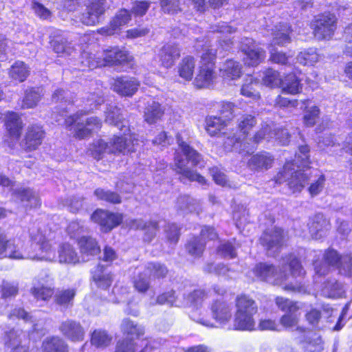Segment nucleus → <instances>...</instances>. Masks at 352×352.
<instances>
[{
	"mask_svg": "<svg viewBox=\"0 0 352 352\" xmlns=\"http://www.w3.org/2000/svg\"><path fill=\"white\" fill-rule=\"evenodd\" d=\"M251 273L257 280L279 286L286 292L299 294L307 292L302 280L305 272L300 261L294 254L283 257L279 269L272 264L259 263Z\"/></svg>",
	"mask_w": 352,
	"mask_h": 352,
	"instance_id": "obj_1",
	"label": "nucleus"
},
{
	"mask_svg": "<svg viewBox=\"0 0 352 352\" xmlns=\"http://www.w3.org/2000/svg\"><path fill=\"white\" fill-rule=\"evenodd\" d=\"M92 278L97 287L101 289L104 294H102L104 300L113 303H126L127 307L124 312L134 316H137L139 311L136 309H131L129 306L131 303L133 294L127 287L115 285L109 293L108 289L112 283V275L107 268L101 264H98L91 271Z\"/></svg>",
	"mask_w": 352,
	"mask_h": 352,
	"instance_id": "obj_2",
	"label": "nucleus"
},
{
	"mask_svg": "<svg viewBox=\"0 0 352 352\" xmlns=\"http://www.w3.org/2000/svg\"><path fill=\"white\" fill-rule=\"evenodd\" d=\"M314 257L317 258L313 261V265L316 276L325 275L329 271L330 267H337L339 273L345 276H352V253L340 256L333 249H328L324 253L321 250L313 252Z\"/></svg>",
	"mask_w": 352,
	"mask_h": 352,
	"instance_id": "obj_3",
	"label": "nucleus"
},
{
	"mask_svg": "<svg viewBox=\"0 0 352 352\" xmlns=\"http://www.w3.org/2000/svg\"><path fill=\"white\" fill-rule=\"evenodd\" d=\"M31 244L23 248V259L56 262V250L46 238L41 227L29 229Z\"/></svg>",
	"mask_w": 352,
	"mask_h": 352,
	"instance_id": "obj_4",
	"label": "nucleus"
},
{
	"mask_svg": "<svg viewBox=\"0 0 352 352\" xmlns=\"http://www.w3.org/2000/svg\"><path fill=\"white\" fill-rule=\"evenodd\" d=\"M236 312L234 322L235 329L241 331L256 329L255 321L253 318L257 312L256 302L248 296L241 295L236 298Z\"/></svg>",
	"mask_w": 352,
	"mask_h": 352,
	"instance_id": "obj_5",
	"label": "nucleus"
},
{
	"mask_svg": "<svg viewBox=\"0 0 352 352\" xmlns=\"http://www.w3.org/2000/svg\"><path fill=\"white\" fill-rule=\"evenodd\" d=\"M65 124L74 138L82 140L98 131L102 126V121L96 116L83 119L82 113H77L67 117L65 120Z\"/></svg>",
	"mask_w": 352,
	"mask_h": 352,
	"instance_id": "obj_6",
	"label": "nucleus"
},
{
	"mask_svg": "<svg viewBox=\"0 0 352 352\" xmlns=\"http://www.w3.org/2000/svg\"><path fill=\"white\" fill-rule=\"evenodd\" d=\"M184 302L179 300L178 296H175L174 291L165 292L157 298V302L160 305H168L170 306L179 307L182 305L196 307L197 309L201 305L202 302L207 298L208 295L201 289L193 290L188 294H183Z\"/></svg>",
	"mask_w": 352,
	"mask_h": 352,
	"instance_id": "obj_7",
	"label": "nucleus"
},
{
	"mask_svg": "<svg viewBox=\"0 0 352 352\" xmlns=\"http://www.w3.org/2000/svg\"><path fill=\"white\" fill-rule=\"evenodd\" d=\"M177 139L179 148L185 156V158H183L182 155L177 152L175 157L173 169L176 174H181L184 176H192L191 174L189 175L190 168L187 164L188 162H191L194 165L198 164L201 158V155L197 151L184 142L180 136L178 135Z\"/></svg>",
	"mask_w": 352,
	"mask_h": 352,
	"instance_id": "obj_8",
	"label": "nucleus"
},
{
	"mask_svg": "<svg viewBox=\"0 0 352 352\" xmlns=\"http://www.w3.org/2000/svg\"><path fill=\"white\" fill-rule=\"evenodd\" d=\"M0 185L12 190V195L25 210L36 208L41 206L37 192L30 188L20 187L13 189V182L10 177H0Z\"/></svg>",
	"mask_w": 352,
	"mask_h": 352,
	"instance_id": "obj_9",
	"label": "nucleus"
},
{
	"mask_svg": "<svg viewBox=\"0 0 352 352\" xmlns=\"http://www.w3.org/2000/svg\"><path fill=\"white\" fill-rule=\"evenodd\" d=\"M210 311L214 322L204 318L195 319L193 316H191V318L204 326L213 328L218 327L215 323L219 325L226 324L232 317V307L224 301L217 300L213 302L210 307Z\"/></svg>",
	"mask_w": 352,
	"mask_h": 352,
	"instance_id": "obj_10",
	"label": "nucleus"
},
{
	"mask_svg": "<svg viewBox=\"0 0 352 352\" xmlns=\"http://www.w3.org/2000/svg\"><path fill=\"white\" fill-rule=\"evenodd\" d=\"M30 294L36 301L47 302L54 294L53 280L47 271L41 272L32 281Z\"/></svg>",
	"mask_w": 352,
	"mask_h": 352,
	"instance_id": "obj_11",
	"label": "nucleus"
},
{
	"mask_svg": "<svg viewBox=\"0 0 352 352\" xmlns=\"http://www.w3.org/2000/svg\"><path fill=\"white\" fill-rule=\"evenodd\" d=\"M295 161L300 162V165L294 164L293 162H286L282 170L279 171L280 176H307L304 168L308 166L309 160V148L305 145L298 147V152L296 153Z\"/></svg>",
	"mask_w": 352,
	"mask_h": 352,
	"instance_id": "obj_12",
	"label": "nucleus"
},
{
	"mask_svg": "<svg viewBox=\"0 0 352 352\" xmlns=\"http://www.w3.org/2000/svg\"><path fill=\"white\" fill-rule=\"evenodd\" d=\"M201 60L204 63L194 80V85L199 89L206 87L210 85L214 78V64L212 60L215 57V52L208 49L201 55Z\"/></svg>",
	"mask_w": 352,
	"mask_h": 352,
	"instance_id": "obj_13",
	"label": "nucleus"
},
{
	"mask_svg": "<svg viewBox=\"0 0 352 352\" xmlns=\"http://www.w3.org/2000/svg\"><path fill=\"white\" fill-rule=\"evenodd\" d=\"M283 230L278 227L268 228L260 238L261 244L265 248L269 256L275 257L283 245Z\"/></svg>",
	"mask_w": 352,
	"mask_h": 352,
	"instance_id": "obj_14",
	"label": "nucleus"
},
{
	"mask_svg": "<svg viewBox=\"0 0 352 352\" xmlns=\"http://www.w3.org/2000/svg\"><path fill=\"white\" fill-rule=\"evenodd\" d=\"M337 19L333 14L324 13L318 16L313 22L314 34L318 40L329 39L336 29Z\"/></svg>",
	"mask_w": 352,
	"mask_h": 352,
	"instance_id": "obj_15",
	"label": "nucleus"
},
{
	"mask_svg": "<svg viewBox=\"0 0 352 352\" xmlns=\"http://www.w3.org/2000/svg\"><path fill=\"white\" fill-rule=\"evenodd\" d=\"M105 3L106 0H86V10L81 16V22L87 25L98 24L100 16L105 12Z\"/></svg>",
	"mask_w": 352,
	"mask_h": 352,
	"instance_id": "obj_16",
	"label": "nucleus"
},
{
	"mask_svg": "<svg viewBox=\"0 0 352 352\" xmlns=\"http://www.w3.org/2000/svg\"><path fill=\"white\" fill-rule=\"evenodd\" d=\"M217 236V233L213 228L204 226L201 228L200 236L193 237L187 243L186 250L191 256L199 257L203 253L206 245V240H214Z\"/></svg>",
	"mask_w": 352,
	"mask_h": 352,
	"instance_id": "obj_17",
	"label": "nucleus"
},
{
	"mask_svg": "<svg viewBox=\"0 0 352 352\" xmlns=\"http://www.w3.org/2000/svg\"><path fill=\"white\" fill-rule=\"evenodd\" d=\"M45 131L38 124H30L25 129L20 146L26 151H34L42 144Z\"/></svg>",
	"mask_w": 352,
	"mask_h": 352,
	"instance_id": "obj_18",
	"label": "nucleus"
},
{
	"mask_svg": "<svg viewBox=\"0 0 352 352\" xmlns=\"http://www.w3.org/2000/svg\"><path fill=\"white\" fill-rule=\"evenodd\" d=\"M91 219L94 222L100 225L103 232H109L122 222V215L97 209L91 216Z\"/></svg>",
	"mask_w": 352,
	"mask_h": 352,
	"instance_id": "obj_19",
	"label": "nucleus"
},
{
	"mask_svg": "<svg viewBox=\"0 0 352 352\" xmlns=\"http://www.w3.org/2000/svg\"><path fill=\"white\" fill-rule=\"evenodd\" d=\"M23 248L20 243H16L14 240L7 239L4 231L0 228V259L9 258L11 259H23Z\"/></svg>",
	"mask_w": 352,
	"mask_h": 352,
	"instance_id": "obj_20",
	"label": "nucleus"
},
{
	"mask_svg": "<svg viewBox=\"0 0 352 352\" xmlns=\"http://www.w3.org/2000/svg\"><path fill=\"white\" fill-rule=\"evenodd\" d=\"M241 50L245 54L244 63L248 66L258 65L265 58V51L256 48L251 38H245L242 40Z\"/></svg>",
	"mask_w": 352,
	"mask_h": 352,
	"instance_id": "obj_21",
	"label": "nucleus"
},
{
	"mask_svg": "<svg viewBox=\"0 0 352 352\" xmlns=\"http://www.w3.org/2000/svg\"><path fill=\"white\" fill-rule=\"evenodd\" d=\"M59 331L67 340L78 342L84 340L85 331L80 322L67 319L63 321L59 326Z\"/></svg>",
	"mask_w": 352,
	"mask_h": 352,
	"instance_id": "obj_22",
	"label": "nucleus"
},
{
	"mask_svg": "<svg viewBox=\"0 0 352 352\" xmlns=\"http://www.w3.org/2000/svg\"><path fill=\"white\" fill-rule=\"evenodd\" d=\"M139 81L133 77L122 76L114 80L113 91L122 96H132L138 89Z\"/></svg>",
	"mask_w": 352,
	"mask_h": 352,
	"instance_id": "obj_23",
	"label": "nucleus"
},
{
	"mask_svg": "<svg viewBox=\"0 0 352 352\" xmlns=\"http://www.w3.org/2000/svg\"><path fill=\"white\" fill-rule=\"evenodd\" d=\"M56 262L74 265L80 262V256L72 245L69 243H61L56 251Z\"/></svg>",
	"mask_w": 352,
	"mask_h": 352,
	"instance_id": "obj_24",
	"label": "nucleus"
},
{
	"mask_svg": "<svg viewBox=\"0 0 352 352\" xmlns=\"http://www.w3.org/2000/svg\"><path fill=\"white\" fill-rule=\"evenodd\" d=\"M78 245L80 249L81 261H88L91 257L100 252L98 241L89 236H82L78 239Z\"/></svg>",
	"mask_w": 352,
	"mask_h": 352,
	"instance_id": "obj_25",
	"label": "nucleus"
},
{
	"mask_svg": "<svg viewBox=\"0 0 352 352\" xmlns=\"http://www.w3.org/2000/svg\"><path fill=\"white\" fill-rule=\"evenodd\" d=\"M181 50L177 44L168 43L161 47L158 56L162 65L166 68H169L179 58Z\"/></svg>",
	"mask_w": 352,
	"mask_h": 352,
	"instance_id": "obj_26",
	"label": "nucleus"
},
{
	"mask_svg": "<svg viewBox=\"0 0 352 352\" xmlns=\"http://www.w3.org/2000/svg\"><path fill=\"white\" fill-rule=\"evenodd\" d=\"M307 226L310 234L315 239H321L330 229L329 221L321 213H318L311 218Z\"/></svg>",
	"mask_w": 352,
	"mask_h": 352,
	"instance_id": "obj_27",
	"label": "nucleus"
},
{
	"mask_svg": "<svg viewBox=\"0 0 352 352\" xmlns=\"http://www.w3.org/2000/svg\"><path fill=\"white\" fill-rule=\"evenodd\" d=\"M103 59L104 66L117 65L130 62L132 56L126 51L113 47L104 51Z\"/></svg>",
	"mask_w": 352,
	"mask_h": 352,
	"instance_id": "obj_28",
	"label": "nucleus"
},
{
	"mask_svg": "<svg viewBox=\"0 0 352 352\" xmlns=\"http://www.w3.org/2000/svg\"><path fill=\"white\" fill-rule=\"evenodd\" d=\"M320 292L324 297L336 299L344 296L345 289L342 283L335 278H331L322 284Z\"/></svg>",
	"mask_w": 352,
	"mask_h": 352,
	"instance_id": "obj_29",
	"label": "nucleus"
},
{
	"mask_svg": "<svg viewBox=\"0 0 352 352\" xmlns=\"http://www.w3.org/2000/svg\"><path fill=\"white\" fill-rule=\"evenodd\" d=\"M109 144V153H129L135 151L134 144L131 139L125 136H116Z\"/></svg>",
	"mask_w": 352,
	"mask_h": 352,
	"instance_id": "obj_30",
	"label": "nucleus"
},
{
	"mask_svg": "<svg viewBox=\"0 0 352 352\" xmlns=\"http://www.w3.org/2000/svg\"><path fill=\"white\" fill-rule=\"evenodd\" d=\"M6 336L8 340L6 342V345L8 348H10V352H29L25 345L20 344L22 342V338L25 337L23 331L13 329L7 333Z\"/></svg>",
	"mask_w": 352,
	"mask_h": 352,
	"instance_id": "obj_31",
	"label": "nucleus"
},
{
	"mask_svg": "<svg viewBox=\"0 0 352 352\" xmlns=\"http://www.w3.org/2000/svg\"><path fill=\"white\" fill-rule=\"evenodd\" d=\"M129 226L131 229L144 230V240L148 242L155 236L158 227L155 221L144 222L142 219H132L129 221Z\"/></svg>",
	"mask_w": 352,
	"mask_h": 352,
	"instance_id": "obj_32",
	"label": "nucleus"
},
{
	"mask_svg": "<svg viewBox=\"0 0 352 352\" xmlns=\"http://www.w3.org/2000/svg\"><path fill=\"white\" fill-rule=\"evenodd\" d=\"M6 128L10 136L19 140L23 127L20 116L15 112H8L6 116Z\"/></svg>",
	"mask_w": 352,
	"mask_h": 352,
	"instance_id": "obj_33",
	"label": "nucleus"
},
{
	"mask_svg": "<svg viewBox=\"0 0 352 352\" xmlns=\"http://www.w3.org/2000/svg\"><path fill=\"white\" fill-rule=\"evenodd\" d=\"M290 32V27L286 23H280L276 25L274 29L272 30L273 38L271 47L274 45L284 46L289 43L291 41L289 37Z\"/></svg>",
	"mask_w": 352,
	"mask_h": 352,
	"instance_id": "obj_34",
	"label": "nucleus"
},
{
	"mask_svg": "<svg viewBox=\"0 0 352 352\" xmlns=\"http://www.w3.org/2000/svg\"><path fill=\"white\" fill-rule=\"evenodd\" d=\"M36 313H34L36 314ZM36 315H30L23 308H15L8 315L10 320H14V318H21L25 322H30L32 324V331L39 333L43 329V322L38 321L36 322Z\"/></svg>",
	"mask_w": 352,
	"mask_h": 352,
	"instance_id": "obj_35",
	"label": "nucleus"
},
{
	"mask_svg": "<svg viewBox=\"0 0 352 352\" xmlns=\"http://www.w3.org/2000/svg\"><path fill=\"white\" fill-rule=\"evenodd\" d=\"M164 113V110L159 102H148L144 111V121L149 124H155L161 120Z\"/></svg>",
	"mask_w": 352,
	"mask_h": 352,
	"instance_id": "obj_36",
	"label": "nucleus"
},
{
	"mask_svg": "<svg viewBox=\"0 0 352 352\" xmlns=\"http://www.w3.org/2000/svg\"><path fill=\"white\" fill-rule=\"evenodd\" d=\"M43 352H69L66 342L59 336L45 338L42 344Z\"/></svg>",
	"mask_w": 352,
	"mask_h": 352,
	"instance_id": "obj_37",
	"label": "nucleus"
},
{
	"mask_svg": "<svg viewBox=\"0 0 352 352\" xmlns=\"http://www.w3.org/2000/svg\"><path fill=\"white\" fill-rule=\"evenodd\" d=\"M220 72L224 80H235L241 75V65L237 61L227 60L220 69Z\"/></svg>",
	"mask_w": 352,
	"mask_h": 352,
	"instance_id": "obj_38",
	"label": "nucleus"
},
{
	"mask_svg": "<svg viewBox=\"0 0 352 352\" xmlns=\"http://www.w3.org/2000/svg\"><path fill=\"white\" fill-rule=\"evenodd\" d=\"M299 315L296 312L286 313L280 318V323L287 329L295 330L299 334H305L307 329L298 326Z\"/></svg>",
	"mask_w": 352,
	"mask_h": 352,
	"instance_id": "obj_39",
	"label": "nucleus"
},
{
	"mask_svg": "<svg viewBox=\"0 0 352 352\" xmlns=\"http://www.w3.org/2000/svg\"><path fill=\"white\" fill-rule=\"evenodd\" d=\"M195 68V60L192 56L184 57L177 66L179 76L186 80H191Z\"/></svg>",
	"mask_w": 352,
	"mask_h": 352,
	"instance_id": "obj_40",
	"label": "nucleus"
},
{
	"mask_svg": "<svg viewBox=\"0 0 352 352\" xmlns=\"http://www.w3.org/2000/svg\"><path fill=\"white\" fill-rule=\"evenodd\" d=\"M274 162V157L268 153H262L253 155L248 162L252 169H268Z\"/></svg>",
	"mask_w": 352,
	"mask_h": 352,
	"instance_id": "obj_41",
	"label": "nucleus"
},
{
	"mask_svg": "<svg viewBox=\"0 0 352 352\" xmlns=\"http://www.w3.org/2000/svg\"><path fill=\"white\" fill-rule=\"evenodd\" d=\"M30 67L22 61H16L10 68L8 74L10 78L22 82L30 75Z\"/></svg>",
	"mask_w": 352,
	"mask_h": 352,
	"instance_id": "obj_42",
	"label": "nucleus"
},
{
	"mask_svg": "<svg viewBox=\"0 0 352 352\" xmlns=\"http://www.w3.org/2000/svg\"><path fill=\"white\" fill-rule=\"evenodd\" d=\"M206 131L211 136L224 135L225 132H221L227 126L226 120L219 116H210L206 120Z\"/></svg>",
	"mask_w": 352,
	"mask_h": 352,
	"instance_id": "obj_43",
	"label": "nucleus"
},
{
	"mask_svg": "<svg viewBox=\"0 0 352 352\" xmlns=\"http://www.w3.org/2000/svg\"><path fill=\"white\" fill-rule=\"evenodd\" d=\"M105 122L122 129L125 126L121 109L116 106L109 105L106 111Z\"/></svg>",
	"mask_w": 352,
	"mask_h": 352,
	"instance_id": "obj_44",
	"label": "nucleus"
},
{
	"mask_svg": "<svg viewBox=\"0 0 352 352\" xmlns=\"http://www.w3.org/2000/svg\"><path fill=\"white\" fill-rule=\"evenodd\" d=\"M42 91V89L39 87L27 89L22 100L21 108L30 109L35 107L43 96Z\"/></svg>",
	"mask_w": 352,
	"mask_h": 352,
	"instance_id": "obj_45",
	"label": "nucleus"
},
{
	"mask_svg": "<svg viewBox=\"0 0 352 352\" xmlns=\"http://www.w3.org/2000/svg\"><path fill=\"white\" fill-rule=\"evenodd\" d=\"M280 87L284 92L291 94H298L302 89L300 80L293 74H288L284 79H282Z\"/></svg>",
	"mask_w": 352,
	"mask_h": 352,
	"instance_id": "obj_46",
	"label": "nucleus"
},
{
	"mask_svg": "<svg viewBox=\"0 0 352 352\" xmlns=\"http://www.w3.org/2000/svg\"><path fill=\"white\" fill-rule=\"evenodd\" d=\"M80 67L79 69L84 70L86 67L94 69L96 67L104 66V59L96 58L92 53L84 51L80 58Z\"/></svg>",
	"mask_w": 352,
	"mask_h": 352,
	"instance_id": "obj_47",
	"label": "nucleus"
},
{
	"mask_svg": "<svg viewBox=\"0 0 352 352\" xmlns=\"http://www.w3.org/2000/svg\"><path fill=\"white\" fill-rule=\"evenodd\" d=\"M76 290L74 289H67L58 291L55 294V302L59 306L67 309L73 305Z\"/></svg>",
	"mask_w": 352,
	"mask_h": 352,
	"instance_id": "obj_48",
	"label": "nucleus"
},
{
	"mask_svg": "<svg viewBox=\"0 0 352 352\" xmlns=\"http://www.w3.org/2000/svg\"><path fill=\"white\" fill-rule=\"evenodd\" d=\"M131 19V15L126 9H121L115 15L110 22V28L112 30L109 34H113V32L119 30L120 28L128 23Z\"/></svg>",
	"mask_w": 352,
	"mask_h": 352,
	"instance_id": "obj_49",
	"label": "nucleus"
},
{
	"mask_svg": "<svg viewBox=\"0 0 352 352\" xmlns=\"http://www.w3.org/2000/svg\"><path fill=\"white\" fill-rule=\"evenodd\" d=\"M138 274L133 278V285L135 289L140 292H146L150 286L149 274L145 270H142V267L137 269Z\"/></svg>",
	"mask_w": 352,
	"mask_h": 352,
	"instance_id": "obj_50",
	"label": "nucleus"
},
{
	"mask_svg": "<svg viewBox=\"0 0 352 352\" xmlns=\"http://www.w3.org/2000/svg\"><path fill=\"white\" fill-rule=\"evenodd\" d=\"M121 329L124 334L131 337L139 338L144 333V328L135 324L129 318H124L121 324Z\"/></svg>",
	"mask_w": 352,
	"mask_h": 352,
	"instance_id": "obj_51",
	"label": "nucleus"
},
{
	"mask_svg": "<svg viewBox=\"0 0 352 352\" xmlns=\"http://www.w3.org/2000/svg\"><path fill=\"white\" fill-rule=\"evenodd\" d=\"M259 87L258 81L252 77H249L245 80V83L241 89V94L246 97L252 99H258L260 98L259 92L257 88Z\"/></svg>",
	"mask_w": 352,
	"mask_h": 352,
	"instance_id": "obj_52",
	"label": "nucleus"
},
{
	"mask_svg": "<svg viewBox=\"0 0 352 352\" xmlns=\"http://www.w3.org/2000/svg\"><path fill=\"white\" fill-rule=\"evenodd\" d=\"M235 239L221 242L217 248V253L225 258H234L236 256Z\"/></svg>",
	"mask_w": 352,
	"mask_h": 352,
	"instance_id": "obj_53",
	"label": "nucleus"
},
{
	"mask_svg": "<svg viewBox=\"0 0 352 352\" xmlns=\"http://www.w3.org/2000/svg\"><path fill=\"white\" fill-rule=\"evenodd\" d=\"M51 45L54 51L57 54L71 55L74 51V47L67 39L58 38L51 41Z\"/></svg>",
	"mask_w": 352,
	"mask_h": 352,
	"instance_id": "obj_54",
	"label": "nucleus"
},
{
	"mask_svg": "<svg viewBox=\"0 0 352 352\" xmlns=\"http://www.w3.org/2000/svg\"><path fill=\"white\" fill-rule=\"evenodd\" d=\"M275 302L278 309L285 314L297 312L301 308L300 303L281 296H277Z\"/></svg>",
	"mask_w": 352,
	"mask_h": 352,
	"instance_id": "obj_55",
	"label": "nucleus"
},
{
	"mask_svg": "<svg viewBox=\"0 0 352 352\" xmlns=\"http://www.w3.org/2000/svg\"><path fill=\"white\" fill-rule=\"evenodd\" d=\"M111 341V337L108 335L106 331L95 330L91 334V344L96 347H105L110 344Z\"/></svg>",
	"mask_w": 352,
	"mask_h": 352,
	"instance_id": "obj_56",
	"label": "nucleus"
},
{
	"mask_svg": "<svg viewBox=\"0 0 352 352\" xmlns=\"http://www.w3.org/2000/svg\"><path fill=\"white\" fill-rule=\"evenodd\" d=\"M67 233L72 239L80 238V235L87 231V227L85 226V222L82 221H71L67 229Z\"/></svg>",
	"mask_w": 352,
	"mask_h": 352,
	"instance_id": "obj_57",
	"label": "nucleus"
},
{
	"mask_svg": "<svg viewBox=\"0 0 352 352\" xmlns=\"http://www.w3.org/2000/svg\"><path fill=\"white\" fill-rule=\"evenodd\" d=\"M297 60L303 65H313L318 60V54L314 49L301 52L297 56Z\"/></svg>",
	"mask_w": 352,
	"mask_h": 352,
	"instance_id": "obj_58",
	"label": "nucleus"
},
{
	"mask_svg": "<svg viewBox=\"0 0 352 352\" xmlns=\"http://www.w3.org/2000/svg\"><path fill=\"white\" fill-rule=\"evenodd\" d=\"M96 197L102 201H104L111 204H119L121 202L120 195L114 192L102 188H98L94 191Z\"/></svg>",
	"mask_w": 352,
	"mask_h": 352,
	"instance_id": "obj_59",
	"label": "nucleus"
},
{
	"mask_svg": "<svg viewBox=\"0 0 352 352\" xmlns=\"http://www.w3.org/2000/svg\"><path fill=\"white\" fill-rule=\"evenodd\" d=\"M109 144L102 140L94 142L89 148L90 154L95 159H100L104 153H109Z\"/></svg>",
	"mask_w": 352,
	"mask_h": 352,
	"instance_id": "obj_60",
	"label": "nucleus"
},
{
	"mask_svg": "<svg viewBox=\"0 0 352 352\" xmlns=\"http://www.w3.org/2000/svg\"><path fill=\"white\" fill-rule=\"evenodd\" d=\"M281 80L279 73L271 68L267 69L263 73V82L266 86L280 87Z\"/></svg>",
	"mask_w": 352,
	"mask_h": 352,
	"instance_id": "obj_61",
	"label": "nucleus"
},
{
	"mask_svg": "<svg viewBox=\"0 0 352 352\" xmlns=\"http://www.w3.org/2000/svg\"><path fill=\"white\" fill-rule=\"evenodd\" d=\"M256 123V119L254 116L243 115L239 120L238 128L243 134L247 135L255 126Z\"/></svg>",
	"mask_w": 352,
	"mask_h": 352,
	"instance_id": "obj_62",
	"label": "nucleus"
},
{
	"mask_svg": "<svg viewBox=\"0 0 352 352\" xmlns=\"http://www.w3.org/2000/svg\"><path fill=\"white\" fill-rule=\"evenodd\" d=\"M144 269L149 276L153 275L157 278H164L168 272L166 267L160 263H148Z\"/></svg>",
	"mask_w": 352,
	"mask_h": 352,
	"instance_id": "obj_63",
	"label": "nucleus"
},
{
	"mask_svg": "<svg viewBox=\"0 0 352 352\" xmlns=\"http://www.w3.org/2000/svg\"><path fill=\"white\" fill-rule=\"evenodd\" d=\"M182 0H160V6L165 13L177 14L182 10Z\"/></svg>",
	"mask_w": 352,
	"mask_h": 352,
	"instance_id": "obj_64",
	"label": "nucleus"
}]
</instances>
